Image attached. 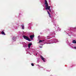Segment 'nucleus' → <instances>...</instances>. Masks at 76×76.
Returning <instances> with one entry per match:
<instances>
[{
  "instance_id": "1",
  "label": "nucleus",
  "mask_w": 76,
  "mask_h": 76,
  "mask_svg": "<svg viewBox=\"0 0 76 76\" xmlns=\"http://www.w3.org/2000/svg\"><path fill=\"white\" fill-rule=\"evenodd\" d=\"M23 38L25 39H26V40H27L28 41H31V40L29 38V37L25 36V35L23 36Z\"/></svg>"
},
{
  "instance_id": "2",
  "label": "nucleus",
  "mask_w": 76,
  "mask_h": 76,
  "mask_svg": "<svg viewBox=\"0 0 76 76\" xmlns=\"http://www.w3.org/2000/svg\"><path fill=\"white\" fill-rule=\"evenodd\" d=\"M45 7H46V10H49L50 9V7H51V6H49L48 5L47 6H45Z\"/></svg>"
},
{
  "instance_id": "3",
  "label": "nucleus",
  "mask_w": 76,
  "mask_h": 76,
  "mask_svg": "<svg viewBox=\"0 0 76 76\" xmlns=\"http://www.w3.org/2000/svg\"><path fill=\"white\" fill-rule=\"evenodd\" d=\"M34 37L35 35H34V34H33V35L30 36V38L31 40H33V38H34Z\"/></svg>"
},
{
  "instance_id": "4",
  "label": "nucleus",
  "mask_w": 76,
  "mask_h": 76,
  "mask_svg": "<svg viewBox=\"0 0 76 76\" xmlns=\"http://www.w3.org/2000/svg\"><path fill=\"white\" fill-rule=\"evenodd\" d=\"M45 6H47L48 5L47 0H45Z\"/></svg>"
},
{
  "instance_id": "5",
  "label": "nucleus",
  "mask_w": 76,
  "mask_h": 76,
  "mask_svg": "<svg viewBox=\"0 0 76 76\" xmlns=\"http://www.w3.org/2000/svg\"><path fill=\"white\" fill-rule=\"evenodd\" d=\"M40 57L41 58V59L44 62H45V59H44V58L42 57V56L41 55L40 56Z\"/></svg>"
},
{
  "instance_id": "6",
  "label": "nucleus",
  "mask_w": 76,
  "mask_h": 76,
  "mask_svg": "<svg viewBox=\"0 0 76 76\" xmlns=\"http://www.w3.org/2000/svg\"><path fill=\"white\" fill-rule=\"evenodd\" d=\"M47 12H48V15H49V17H50V18H51V14H50V12L48 11V10H47Z\"/></svg>"
},
{
  "instance_id": "7",
  "label": "nucleus",
  "mask_w": 76,
  "mask_h": 76,
  "mask_svg": "<svg viewBox=\"0 0 76 76\" xmlns=\"http://www.w3.org/2000/svg\"><path fill=\"white\" fill-rule=\"evenodd\" d=\"M32 43H30L29 44H28V48H30V47H31V45H32Z\"/></svg>"
},
{
  "instance_id": "8",
  "label": "nucleus",
  "mask_w": 76,
  "mask_h": 76,
  "mask_svg": "<svg viewBox=\"0 0 76 76\" xmlns=\"http://www.w3.org/2000/svg\"><path fill=\"white\" fill-rule=\"evenodd\" d=\"M1 34H2L3 35H5V34L4 33V32L3 31H2L1 32Z\"/></svg>"
},
{
  "instance_id": "9",
  "label": "nucleus",
  "mask_w": 76,
  "mask_h": 76,
  "mask_svg": "<svg viewBox=\"0 0 76 76\" xmlns=\"http://www.w3.org/2000/svg\"><path fill=\"white\" fill-rule=\"evenodd\" d=\"M21 27H22L23 29H25V28H24V25L23 24V25H21Z\"/></svg>"
},
{
  "instance_id": "10",
  "label": "nucleus",
  "mask_w": 76,
  "mask_h": 76,
  "mask_svg": "<svg viewBox=\"0 0 76 76\" xmlns=\"http://www.w3.org/2000/svg\"><path fill=\"white\" fill-rule=\"evenodd\" d=\"M73 43H74V44H76V41L75 40H73L72 41Z\"/></svg>"
},
{
  "instance_id": "11",
  "label": "nucleus",
  "mask_w": 76,
  "mask_h": 76,
  "mask_svg": "<svg viewBox=\"0 0 76 76\" xmlns=\"http://www.w3.org/2000/svg\"><path fill=\"white\" fill-rule=\"evenodd\" d=\"M15 39H16V37H13L12 38V39L13 40H14V41H15Z\"/></svg>"
},
{
  "instance_id": "12",
  "label": "nucleus",
  "mask_w": 76,
  "mask_h": 76,
  "mask_svg": "<svg viewBox=\"0 0 76 76\" xmlns=\"http://www.w3.org/2000/svg\"><path fill=\"white\" fill-rule=\"evenodd\" d=\"M31 65L32 66H34V64L33 63H31Z\"/></svg>"
},
{
  "instance_id": "13",
  "label": "nucleus",
  "mask_w": 76,
  "mask_h": 76,
  "mask_svg": "<svg viewBox=\"0 0 76 76\" xmlns=\"http://www.w3.org/2000/svg\"><path fill=\"white\" fill-rule=\"evenodd\" d=\"M42 42V41L41 40H40L39 41V42Z\"/></svg>"
},
{
  "instance_id": "14",
  "label": "nucleus",
  "mask_w": 76,
  "mask_h": 76,
  "mask_svg": "<svg viewBox=\"0 0 76 76\" xmlns=\"http://www.w3.org/2000/svg\"><path fill=\"white\" fill-rule=\"evenodd\" d=\"M74 48L75 49H76V46L74 47Z\"/></svg>"
},
{
  "instance_id": "15",
  "label": "nucleus",
  "mask_w": 76,
  "mask_h": 76,
  "mask_svg": "<svg viewBox=\"0 0 76 76\" xmlns=\"http://www.w3.org/2000/svg\"><path fill=\"white\" fill-rule=\"evenodd\" d=\"M49 12H51V10H50V9H49Z\"/></svg>"
},
{
  "instance_id": "16",
  "label": "nucleus",
  "mask_w": 76,
  "mask_h": 76,
  "mask_svg": "<svg viewBox=\"0 0 76 76\" xmlns=\"http://www.w3.org/2000/svg\"><path fill=\"white\" fill-rule=\"evenodd\" d=\"M40 48H42V47L41 46H39Z\"/></svg>"
},
{
  "instance_id": "17",
  "label": "nucleus",
  "mask_w": 76,
  "mask_h": 76,
  "mask_svg": "<svg viewBox=\"0 0 76 76\" xmlns=\"http://www.w3.org/2000/svg\"><path fill=\"white\" fill-rule=\"evenodd\" d=\"M42 42L43 41H45V40H42Z\"/></svg>"
},
{
  "instance_id": "18",
  "label": "nucleus",
  "mask_w": 76,
  "mask_h": 76,
  "mask_svg": "<svg viewBox=\"0 0 76 76\" xmlns=\"http://www.w3.org/2000/svg\"><path fill=\"white\" fill-rule=\"evenodd\" d=\"M39 37H40L39 36H38Z\"/></svg>"
}]
</instances>
